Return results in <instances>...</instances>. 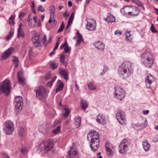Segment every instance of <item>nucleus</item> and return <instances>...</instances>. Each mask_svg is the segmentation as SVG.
I'll return each mask as SVG.
<instances>
[{"label": "nucleus", "mask_w": 158, "mask_h": 158, "mask_svg": "<svg viewBox=\"0 0 158 158\" xmlns=\"http://www.w3.org/2000/svg\"><path fill=\"white\" fill-rule=\"evenodd\" d=\"M126 39L128 41H131L132 40L131 35L130 34V32H127L125 33Z\"/></svg>", "instance_id": "nucleus-35"}, {"label": "nucleus", "mask_w": 158, "mask_h": 158, "mask_svg": "<svg viewBox=\"0 0 158 158\" xmlns=\"http://www.w3.org/2000/svg\"><path fill=\"white\" fill-rule=\"evenodd\" d=\"M3 129L4 132L6 135L11 134L14 130L13 123L10 120L6 121L3 125Z\"/></svg>", "instance_id": "nucleus-4"}, {"label": "nucleus", "mask_w": 158, "mask_h": 158, "mask_svg": "<svg viewBox=\"0 0 158 158\" xmlns=\"http://www.w3.org/2000/svg\"><path fill=\"white\" fill-rule=\"evenodd\" d=\"M116 117L117 120L120 124L122 125L125 124L126 121L125 114L121 110H118L116 114Z\"/></svg>", "instance_id": "nucleus-10"}, {"label": "nucleus", "mask_w": 158, "mask_h": 158, "mask_svg": "<svg viewBox=\"0 0 158 158\" xmlns=\"http://www.w3.org/2000/svg\"><path fill=\"white\" fill-rule=\"evenodd\" d=\"M47 40V38L46 36V35H45L44 37L43 38V43L47 45V44H46V41Z\"/></svg>", "instance_id": "nucleus-56"}, {"label": "nucleus", "mask_w": 158, "mask_h": 158, "mask_svg": "<svg viewBox=\"0 0 158 158\" xmlns=\"http://www.w3.org/2000/svg\"><path fill=\"white\" fill-rule=\"evenodd\" d=\"M96 121L99 123L103 124H105L106 122V118L103 115L100 114L97 116Z\"/></svg>", "instance_id": "nucleus-17"}, {"label": "nucleus", "mask_w": 158, "mask_h": 158, "mask_svg": "<svg viewBox=\"0 0 158 158\" xmlns=\"http://www.w3.org/2000/svg\"><path fill=\"white\" fill-rule=\"evenodd\" d=\"M58 83H60L58 87L56 89V91L57 92L59 91L62 90L64 86V83L61 82V81L59 80L58 81Z\"/></svg>", "instance_id": "nucleus-29"}, {"label": "nucleus", "mask_w": 158, "mask_h": 158, "mask_svg": "<svg viewBox=\"0 0 158 158\" xmlns=\"http://www.w3.org/2000/svg\"><path fill=\"white\" fill-rule=\"evenodd\" d=\"M14 49L13 48H10L5 51L2 56V60H6L14 52Z\"/></svg>", "instance_id": "nucleus-15"}, {"label": "nucleus", "mask_w": 158, "mask_h": 158, "mask_svg": "<svg viewBox=\"0 0 158 158\" xmlns=\"http://www.w3.org/2000/svg\"><path fill=\"white\" fill-rule=\"evenodd\" d=\"M13 30L11 28L10 30L9 34L6 37V40H9L13 36Z\"/></svg>", "instance_id": "nucleus-38"}, {"label": "nucleus", "mask_w": 158, "mask_h": 158, "mask_svg": "<svg viewBox=\"0 0 158 158\" xmlns=\"http://www.w3.org/2000/svg\"><path fill=\"white\" fill-rule=\"evenodd\" d=\"M60 38L58 37V38L57 42L56 43V46H55L54 48V51L56 50L58 48V47L59 44V42L60 40Z\"/></svg>", "instance_id": "nucleus-51"}, {"label": "nucleus", "mask_w": 158, "mask_h": 158, "mask_svg": "<svg viewBox=\"0 0 158 158\" xmlns=\"http://www.w3.org/2000/svg\"><path fill=\"white\" fill-rule=\"evenodd\" d=\"M132 63L129 61H125L119 67L118 73L120 76L123 79L128 78L132 73Z\"/></svg>", "instance_id": "nucleus-1"}, {"label": "nucleus", "mask_w": 158, "mask_h": 158, "mask_svg": "<svg viewBox=\"0 0 158 158\" xmlns=\"http://www.w3.org/2000/svg\"><path fill=\"white\" fill-rule=\"evenodd\" d=\"M54 15H50V18L48 21V22L49 23H51L52 22V21L51 19L52 18H54Z\"/></svg>", "instance_id": "nucleus-59"}, {"label": "nucleus", "mask_w": 158, "mask_h": 158, "mask_svg": "<svg viewBox=\"0 0 158 158\" xmlns=\"http://www.w3.org/2000/svg\"><path fill=\"white\" fill-rule=\"evenodd\" d=\"M151 30L152 32L153 33H157V31L155 29V27L154 26L153 24L152 23L151 24Z\"/></svg>", "instance_id": "nucleus-47"}, {"label": "nucleus", "mask_w": 158, "mask_h": 158, "mask_svg": "<svg viewBox=\"0 0 158 158\" xmlns=\"http://www.w3.org/2000/svg\"><path fill=\"white\" fill-rule=\"evenodd\" d=\"M64 28V22H62V24L60 26L59 29H58L57 32L59 33L62 31Z\"/></svg>", "instance_id": "nucleus-44"}, {"label": "nucleus", "mask_w": 158, "mask_h": 158, "mask_svg": "<svg viewBox=\"0 0 158 158\" xmlns=\"http://www.w3.org/2000/svg\"><path fill=\"white\" fill-rule=\"evenodd\" d=\"M11 87L10 81L5 80L0 83V94L3 93L6 96L8 95L10 92Z\"/></svg>", "instance_id": "nucleus-3"}, {"label": "nucleus", "mask_w": 158, "mask_h": 158, "mask_svg": "<svg viewBox=\"0 0 158 158\" xmlns=\"http://www.w3.org/2000/svg\"><path fill=\"white\" fill-rule=\"evenodd\" d=\"M141 61L145 66L151 67L154 63L153 55L151 52H146L141 55Z\"/></svg>", "instance_id": "nucleus-2"}, {"label": "nucleus", "mask_w": 158, "mask_h": 158, "mask_svg": "<svg viewBox=\"0 0 158 158\" xmlns=\"http://www.w3.org/2000/svg\"><path fill=\"white\" fill-rule=\"evenodd\" d=\"M64 58H65V56L64 54H62L61 55V56L60 57V61L61 63H63V64H64Z\"/></svg>", "instance_id": "nucleus-48"}, {"label": "nucleus", "mask_w": 158, "mask_h": 158, "mask_svg": "<svg viewBox=\"0 0 158 158\" xmlns=\"http://www.w3.org/2000/svg\"><path fill=\"white\" fill-rule=\"evenodd\" d=\"M154 79L153 76L150 74L147 75V77L145 79V83L146 86L149 88L151 84L154 81Z\"/></svg>", "instance_id": "nucleus-16"}, {"label": "nucleus", "mask_w": 158, "mask_h": 158, "mask_svg": "<svg viewBox=\"0 0 158 158\" xmlns=\"http://www.w3.org/2000/svg\"><path fill=\"white\" fill-rule=\"evenodd\" d=\"M60 126H58L53 130L52 133L54 134H57L60 131Z\"/></svg>", "instance_id": "nucleus-42"}, {"label": "nucleus", "mask_w": 158, "mask_h": 158, "mask_svg": "<svg viewBox=\"0 0 158 158\" xmlns=\"http://www.w3.org/2000/svg\"><path fill=\"white\" fill-rule=\"evenodd\" d=\"M143 148L146 152H148L150 148V145L147 140L142 142Z\"/></svg>", "instance_id": "nucleus-23"}, {"label": "nucleus", "mask_w": 158, "mask_h": 158, "mask_svg": "<svg viewBox=\"0 0 158 158\" xmlns=\"http://www.w3.org/2000/svg\"><path fill=\"white\" fill-rule=\"evenodd\" d=\"M137 5H138L139 6H140L141 7L142 9H144V7L141 2H140L139 0L136 3Z\"/></svg>", "instance_id": "nucleus-52"}, {"label": "nucleus", "mask_w": 158, "mask_h": 158, "mask_svg": "<svg viewBox=\"0 0 158 158\" xmlns=\"http://www.w3.org/2000/svg\"><path fill=\"white\" fill-rule=\"evenodd\" d=\"M56 77H55V78L52 79L50 81L48 82L47 84V85L48 87H51L52 86L53 82L55 81L56 80Z\"/></svg>", "instance_id": "nucleus-43"}, {"label": "nucleus", "mask_w": 158, "mask_h": 158, "mask_svg": "<svg viewBox=\"0 0 158 158\" xmlns=\"http://www.w3.org/2000/svg\"><path fill=\"white\" fill-rule=\"evenodd\" d=\"M51 68L53 69L54 70L58 67L57 64L55 62H52L50 64Z\"/></svg>", "instance_id": "nucleus-46"}, {"label": "nucleus", "mask_w": 158, "mask_h": 158, "mask_svg": "<svg viewBox=\"0 0 158 158\" xmlns=\"http://www.w3.org/2000/svg\"><path fill=\"white\" fill-rule=\"evenodd\" d=\"M21 71L17 73V76L18 78V81L19 83L21 84H24V80L21 77Z\"/></svg>", "instance_id": "nucleus-28"}, {"label": "nucleus", "mask_w": 158, "mask_h": 158, "mask_svg": "<svg viewBox=\"0 0 158 158\" xmlns=\"http://www.w3.org/2000/svg\"><path fill=\"white\" fill-rule=\"evenodd\" d=\"M81 106L82 109L85 110L88 106L87 102L86 101L82 99L81 102Z\"/></svg>", "instance_id": "nucleus-26"}, {"label": "nucleus", "mask_w": 158, "mask_h": 158, "mask_svg": "<svg viewBox=\"0 0 158 158\" xmlns=\"http://www.w3.org/2000/svg\"><path fill=\"white\" fill-rule=\"evenodd\" d=\"M49 10L50 11V15H54L55 12V8L54 6L52 5L49 7Z\"/></svg>", "instance_id": "nucleus-37"}, {"label": "nucleus", "mask_w": 158, "mask_h": 158, "mask_svg": "<svg viewBox=\"0 0 158 158\" xmlns=\"http://www.w3.org/2000/svg\"><path fill=\"white\" fill-rule=\"evenodd\" d=\"M75 124L77 127H80L81 124V118L80 116L77 117L75 120Z\"/></svg>", "instance_id": "nucleus-30"}, {"label": "nucleus", "mask_w": 158, "mask_h": 158, "mask_svg": "<svg viewBox=\"0 0 158 158\" xmlns=\"http://www.w3.org/2000/svg\"><path fill=\"white\" fill-rule=\"evenodd\" d=\"M73 147H71L70 150L68 152L69 156L68 158H70L71 156H74L76 155L77 153V152L76 150H73Z\"/></svg>", "instance_id": "nucleus-24"}, {"label": "nucleus", "mask_w": 158, "mask_h": 158, "mask_svg": "<svg viewBox=\"0 0 158 158\" xmlns=\"http://www.w3.org/2000/svg\"><path fill=\"white\" fill-rule=\"evenodd\" d=\"M128 7L129 8V10L131 11V10H132V11H131L132 13V15L136 16L139 14V9L137 7L134 6H126L123 7L120 10L121 12L123 11V10L124 8H127Z\"/></svg>", "instance_id": "nucleus-14"}, {"label": "nucleus", "mask_w": 158, "mask_h": 158, "mask_svg": "<svg viewBox=\"0 0 158 158\" xmlns=\"http://www.w3.org/2000/svg\"><path fill=\"white\" fill-rule=\"evenodd\" d=\"M20 151L22 153L24 154L27 151V149L25 148H22L21 149Z\"/></svg>", "instance_id": "nucleus-58"}, {"label": "nucleus", "mask_w": 158, "mask_h": 158, "mask_svg": "<svg viewBox=\"0 0 158 158\" xmlns=\"http://www.w3.org/2000/svg\"><path fill=\"white\" fill-rule=\"evenodd\" d=\"M33 45L36 48L40 47H41V43L40 42L39 40L38 41L33 40L31 41Z\"/></svg>", "instance_id": "nucleus-32"}, {"label": "nucleus", "mask_w": 158, "mask_h": 158, "mask_svg": "<svg viewBox=\"0 0 158 158\" xmlns=\"http://www.w3.org/2000/svg\"><path fill=\"white\" fill-rule=\"evenodd\" d=\"M130 145V141L128 139L125 138L123 140L119 146V151L121 154H124Z\"/></svg>", "instance_id": "nucleus-7"}, {"label": "nucleus", "mask_w": 158, "mask_h": 158, "mask_svg": "<svg viewBox=\"0 0 158 158\" xmlns=\"http://www.w3.org/2000/svg\"><path fill=\"white\" fill-rule=\"evenodd\" d=\"M65 112L64 114V116L65 118H67L68 117L70 113V111L69 110L66 108H65Z\"/></svg>", "instance_id": "nucleus-45"}, {"label": "nucleus", "mask_w": 158, "mask_h": 158, "mask_svg": "<svg viewBox=\"0 0 158 158\" xmlns=\"http://www.w3.org/2000/svg\"><path fill=\"white\" fill-rule=\"evenodd\" d=\"M94 45L96 48L100 50L103 51L105 48V45L104 44L99 41L95 42L94 44Z\"/></svg>", "instance_id": "nucleus-21"}, {"label": "nucleus", "mask_w": 158, "mask_h": 158, "mask_svg": "<svg viewBox=\"0 0 158 158\" xmlns=\"http://www.w3.org/2000/svg\"><path fill=\"white\" fill-rule=\"evenodd\" d=\"M114 34L115 35L119 34L120 35H121L122 34V32L121 31H118V30H117L115 31Z\"/></svg>", "instance_id": "nucleus-64"}, {"label": "nucleus", "mask_w": 158, "mask_h": 158, "mask_svg": "<svg viewBox=\"0 0 158 158\" xmlns=\"http://www.w3.org/2000/svg\"><path fill=\"white\" fill-rule=\"evenodd\" d=\"M28 19H27V22H28L29 25H31L32 24V20L31 18H30V15H29L28 16Z\"/></svg>", "instance_id": "nucleus-54"}, {"label": "nucleus", "mask_w": 158, "mask_h": 158, "mask_svg": "<svg viewBox=\"0 0 158 158\" xmlns=\"http://www.w3.org/2000/svg\"><path fill=\"white\" fill-rule=\"evenodd\" d=\"M64 17H68L69 16V14L68 13L67 10H66L65 12L63 14Z\"/></svg>", "instance_id": "nucleus-61"}, {"label": "nucleus", "mask_w": 158, "mask_h": 158, "mask_svg": "<svg viewBox=\"0 0 158 158\" xmlns=\"http://www.w3.org/2000/svg\"><path fill=\"white\" fill-rule=\"evenodd\" d=\"M149 112L148 110H144L143 111V113L144 114H147Z\"/></svg>", "instance_id": "nucleus-62"}, {"label": "nucleus", "mask_w": 158, "mask_h": 158, "mask_svg": "<svg viewBox=\"0 0 158 158\" xmlns=\"http://www.w3.org/2000/svg\"><path fill=\"white\" fill-rule=\"evenodd\" d=\"M56 24V21L55 19H53L52 22V27H54Z\"/></svg>", "instance_id": "nucleus-63"}, {"label": "nucleus", "mask_w": 158, "mask_h": 158, "mask_svg": "<svg viewBox=\"0 0 158 158\" xmlns=\"http://www.w3.org/2000/svg\"><path fill=\"white\" fill-rule=\"evenodd\" d=\"M25 13L24 12H21L19 15V18L21 19L22 18H23L25 16Z\"/></svg>", "instance_id": "nucleus-57"}, {"label": "nucleus", "mask_w": 158, "mask_h": 158, "mask_svg": "<svg viewBox=\"0 0 158 158\" xmlns=\"http://www.w3.org/2000/svg\"><path fill=\"white\" fill-rule=\"evenodd\" d=\"M90 139L99 140V135L98 132L95 131H92L87 134V139L89 141Z\"/></svg>", "instance_id": "nucleus-12"}, {"label": "nucleus", "mask_w": 158, "mask_h": 158, "mask_svg": "<svg viewBox=\"0 0 158 158\" xmlns=\"http://www.w3.org/2000/svg\"><path fill=\"white\" fill-rule=\"evenodd\" d=\"M94 21V20H93ZM96 22L95 20H94V23H92L90 22H88L86 25V28L89 31H93L95 30L96 28Z\"/></svg>", "instance_id": "nucleus-19"}, {"label": "nucleus", "mask_w": 158, "mask_h": 158, "mask_svg": "<svg viewBox=\"0 0 158 158\" xmlns=\"http://www.w3.org/2000/svg\"><path fill=\"white\" fill-rule=\"evenodd\" d=\"M25 130L23 127H20L19 130V135L21 137L23 136L24 135Z\"/></svg>", "instance_id": "nucleus-33"}, {"label": "nucleus", "mask_w": 158, "mask_h": 158, "mask_svg": "<svg viewBox=\"0 0 158 158\" xmlns=\"http://www.w3.org/2000/svg\"><path fill=\"white\" fill-rule=\"evenodd\" d=\"M40 34H37L35 33L33 35L31 38V41L36 40L38 41L39 40Z\"/></svg>", "instance_id": "nucleus-31"}, {"label": "nucleus", "mask_w": 158, "mask_h": 158, "mask_svg": "<svg viewBox=\"0 0 158 158\" xmlns=\"http://www.w3.org/2000/svg\"><path fill=\"white\" fill-rule=\"evenodd\" d=\"M104 20L109 23L114 22L115 21V19L114 17L111 15L110 13H108L107 17L105 18Z\"/></svg>", "instance_id": "nucleus-22"}, {"label": "nucleus", "mask_w": 158, "mask_h": 158, "mask_svg": "<svg viewBox=\"0 0 158 158\" xmlns=\"http://www.w3.org/2000/svg\"><path fill=\"white\" fill-rule=\"evenodd\" d=\"M58 72L61 77H63L64 79L66 80H68V72L66 69H59Z\"/></svg>", "instance_id": "nucleus-18"}, {"label": "nucleus", "mask_w": 158, "mask_h": 158, "mask_svg": "<svg viewBox=\"0 0 158 158\" xmlns=\"http://www.w3.org/2000/svg\"><path fill=\"white\" fill-rule=\"evenodd\" d=\"M13 57H14V59H13L12 60L13 62V63L15 64V67L16 68L18 66L19 63V60L17 57L14 56Z\"/></svg>", "instance_id": "nucleus-36"}, {"label": "nucleus", "mask_w": 158, "mask_h": 158, "mask_svg": "<svg viewBox=\"0 0 158 158\" xmlns=\"http://www.w3.org/2000/svg\"><path fill=\"white\" fill-rule=\"evenodd\" d=\"M71 48L67 44V46H66L64 48V50L65 53H68L70 50Z\"/></svg>", "instance_id": "nucleus-50"}, {"label": "nucleus", "mask_w": 158, "mask_h": 158, "mask_svg": "<svg viewBox=\"0 0 158 158\" xmlns=\"http://www.w3.org/2000/svg\"><path fill=\"white\" fill-rule=\"evenodd\" d=\"M67 44H68V43H67V42L65 41V42L64 44H62L61 45V46H60V48L61 49H63L64 48V46H65V47L66 46H67Z\"/></svg>", "instance_id": "nucleus-53"}, {"label": "nucleus", "mask_w": 158, "mask_h": 158, "mask_svg": "<svg viewBox=\"0 0 158 158\" xmlns=\"http://www.w3.org/2000/svg\"><path fill=\"white\" fill-rule=\"evenodd\" d=\"M15 108L17 111H20L23 106V99L20 96H16L15 98Z\"/></svg>", "instance_id": "nucleus-9"}, {"label": "nucleus", "mask_w": 158, "mask_h": 158, "mask_svg": "<svg viewBox=\"0 0 158 158\" xmlns=\"http://www.w3.org/2000/svg\"><path fill=\"white\" fill-rule=\"evenodd\" d=\"M108 68L106 65H104L103 69L102 72L100 74V76H103L106 73V72L108 71Z\"/></svg>", "instance_id": "nucleus-39"}, {"label": "nucleus", "mask_w": 158, "mask_h": 158, "mask_svg": "<svg viewBox=\"0 0 158 158\" xmlns=\"http://www.w3.org/2000/svg\"><path fill=\"white\" fill-rule=\"evenodd\" d=\"M147 119L145 118H143L142 120V123H140L139 126L142 127H144L147 125Z\"/></svg>", "instance_id": "nucleus-34"}, {"label": "nucleus", "mask_w": 158, "mask_h": 158, "mask_svg": "<svg viewBox=\"0 0 158 158\" xmlns=\"http://www.w3.org/2000/svg\"><path fill=\"white\" fill-rule=\"evenodd\" d=\"M48 129L49 127L48 126L44 125H41L39 127L40 132L43 134L47 133Z\"/></svg>", "instance_id": "nucleus-20"}, {"label": "nucleus", "mask_w": 158, "mask_h": 158, "mask_svg": "<svg viewBox=\"0 0 158 158\" xmlns=\"http://www.w3.org/2000/svg\"><path fill=\"white\" fill-rule=\"evenodd\" d=\"M74 14L73 12L71 15L70 17L69 20L68 21V23H70L71 24L72 23L73 20L74 19Z\"/></svg>", "instance_id": "nucleus-41"}, {"label": "nucleus", "mask_w": 158, "mask_h": 158, "mask_svg": "<svg viewBox=\"0 0 158 158\" xmlns=\"http://www.w3.org/2000/svg\"><path fill=\"white\" fill-rule=\"evenodd\" d=\"M105 146L107 155L109 157H111L114 154V146L109 142L106 141L105 143Z\"/></svg>", "instance_id": "nucleus-11"}, {"label": "nucleus", "mask_w": 158, "mask_h": 158, "mask_svg": "<svg viewBox=\"0 0 158 158\" xmlns=\"http://www.w3.org/2000/svg\"><path fill=\"white\" fill-rule=\"evenodd\" d=\"M77 35L78 40L77 41V43L76 44V45H78L83 40L82 39V35L78 31L77 32Z\"/></svg>", "instance_id": "nucleus-27"}, {"label": "nucleus", "mask_w": 158, "mask_h": 158, "mask_svg": "<svg viewBox=\"0 0 158 158\" xmlns=\"http://www.w3.org/2000/svg\"><path fill=\"white\" fill-rule=\"evenodd\" d=\"M15 23L14 20H10L9 22V24L11 26L14 25Z\"/></svg>", "instance_id": "nucleus-60"}, {"label": "nucleus", "mask_w": 158, "mask_h": 158, "mask_svg": "<svg viewBox=\"0 0 158 158\" xmlns=\"http://www.w3.org/2000/svg\"><path fill=\"white\" fill-rule=\"evenodd\" d=\"M89 141L91 150L94 152L97 151L99 146L100 140L90 139Z\"/></svg>", "instance_id": "nucleus-13"}, {"label": "nucleus", "mask_w": 158, "mask_h": 158, "mask_svg": "<svg viewBox=\"0 0 158 158\" xmlns=\"http://www.w3.org/2000/svg\"><path fill=\"white\" fill-rule=\"evenodd\" d=\"M23 25V24L22 23L19 24V28L18 29V37L19 36L20 37H24V34L22 32V27Z\"/></svg>", "instance_id": "nucleus-25"}, {"label": "nucleus", "mask_w": 158, "mask_h": 158, "mask_svg": "<svg viewBox=\"0 0 158 158\" xmlns=\"http://www.w3.org/2000/svg\"><path fill=\"white\" fill-rule=\"evenodd\" d=\"M115 96L118 99L122 100L125 97V92L122 88L116 87L114 88Z\"/></svg>", "instance_id": "nucleus-8"}, {"label": "nucleus", "mask_w": 158, "mask_h": 158, "mask_svg": "<svg viewBox=\"0 0 158 158\" xmlns=\"http://www.w3.org/2000/svg\"><path fill=\"white\" fill-rule=\"evenodd\" d=\"M88 88L91 90H94L95 89L96 87L95 85L92 83H89L88 84Z\"/></svg>", "instance_id": "nucleus-40"}, {"label": "nucleus", "mask_w": 158, "mask_h": 158, "mask_svg": "<svg viewBox=\"0 0 158 158\" xmlns=\"http://www.w3.org/2000/svg\"><path fill=\"white\" fill-rule=\"evenodd\" d=\"M53 143L52 142L47 141L43 142L38 145V148L41 151L47 152L50 151L53 147Z\"/></svg>", "instance_id": "nucleus-5"}, {"label": "nucleus", "mask_w": 158, "mask_h": 158, "mask_svg": "<svg viewBox=\"0 0 158 158\" xmlns=\"http://www.w3.org/2000/svg\"><path fill=\"white\" fill-rule=\"evenodd\" d=\"M35 91L36 93V97L40 100L44 99L46 95V89L42 86L37 87Z\"/></svg>", "instance_id": "nucleus-6"}, {"label": "nucleus", "mask_w": 158, "mask_h": 158, "mask_svg": "<svg viewBox=\"0 0 158 158\" xmlns=\"http://www.w3.org/2000/svg\"><path fill=\"white\" fill-rule=\"evenodd\" d=\"M51 77V76L50 74L49 73H47L46 75L45 78V80H48Z\"/></svg>", "instance_id": "nucleus-55"}, {"label": "nucleus", "mask_w": 158, "mask_h": 158, "mask_svg": "<svg viewBox=\"0 0 158 158\" xmlns=\"http://www.w3.org/2000/svg\"><path fill=\"white\" fill-rule=\"evenodd\" d=\"M38 10L41 12H43L44 11V9L43 8L42 5H40L38 6Z\"/></svg>", "instance_id": "nucleus-49"}]
</instances>
